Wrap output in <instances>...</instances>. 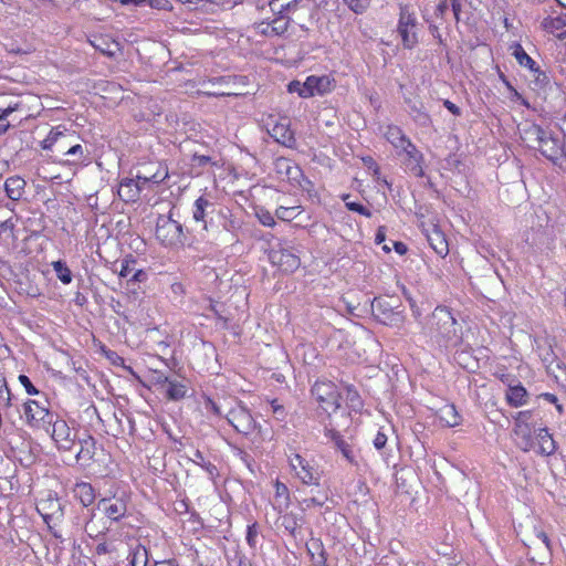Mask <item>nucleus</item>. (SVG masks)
<instances>
[{
  "instance_id": "34",
  "label": "nucleus",
  "mask_w": 566,
  "mask_h": 566,
  "mask_svg": "<svg viewBox=\"0 0 566 566\" xmlns=\"http://www.w3.org/2000/svg\"><path fill=\"white\" fill-rule=\"evenodd\" d=\"M187 391L185 384L170 379L166 388V397L168 400L178 401L187 396Z\"/></svg>"
},
{
  "instance_id": "10",
  "label": "nucleus",
  "mask_w": 566,
  "mask_h": 566,
  "mask_svg": "<svg viewBox=\"0 0 566 566\" xmlns=\"http://www.w3.org/2000/svg\"><path fill=\"white\" fill-rule=\"evenodd\" d=\"M324 436L333 443V448L339 452L343 458L357 469L360 465V450L353 438L346 439L339 431L333 428H325Z\"/></svg>"
},
{
  "instance_id": "18",
  "label": "nucleus",
  "mask_w": 566,
  "mask_h": 566,
  "mask_svg": "<svg viewBox=\"0 0 566 566\" xmlns=\"http://www.w3.org/2000/svg\"><path fill=\"white\" fill-rule=\"evenodd\" d=\"M400 153L406 155L405 166L408 171H410L415 177L423 176V155L419 151L413 143L407 144Z\"/></svg>"
},
{
  "instance_id": "60",
  "label": "nucleus",
  "mask_w": 566,
  "mask_h": 566,
  "mask_svg": "<svg viewBox=\"0 0 566 566\" xmlns=\"http://www.w3.org/2000/svg\"><path fill=\"white\" fill-rule=\"evenodd\" d=\"M151 381L155 386L167 387L170 378L160 370H154L151 375Z\"/></svg>"
},
{
  "instance_id": "41",
  "label": "nucleus",
  "mask_w": 566,
  "mask_h": 566,
  "mask_svg": "<svg viewBox=\"0 0 566 566\" xmlns=\"http://www.w3.org/2000/svg\"><path fill=\"white\" fill-rule=\"evenodd\" d=\"M548 375L553 376L556 384L566 391V365L557 361L555 367L548 366Z\"/></svg>"
},
{
  "instance_id": "38",
  "label": "nucleus",
  "mask_w": 566,
  "mask_h": 566,
  "mask_svg": "<svg viewBox=\"0 0 566 566\" xmlns=\"http://www.w3.org/2000/svg\"><path fill=\"white\" fill-rule=\"evenodd\" d=\"M190 460L195 464L202 468L209 474L210 478L213 479L219 475V470H218L217 465H214L210 461H206L203 453L200 450H198V449L195 450L193 455H192V458H190Z\"/></svg>"
},
{
  "instance_id": "53",
  "label": "nucleus",
  "mask_w": 566,
  "mask_h": 566,
  "mask_svg": "<svg viewBox=\"0 0 566 566\" xmlns=\"http://www.w3.org/2000/svg\"><path fill=\"white\" fill-rule=\"evenodd\" d=\"M269 8L274 15H286L285 11L289 9V4L285 3V0H271L269 2Z\"/></svg>"
},
{
  "instance_id": "20",
  "label": "nucleus",
  "mask_w": 566,
  "mask_h": 566,
  "mask_svg": "<svg viewBox=\"0 0 566 566\" xmlns=\"http://www.w3.org/2000/svg\"><path fill=\"white\" fill-rule=\"evenodd\" d=\"M528 392L526 388L517 381L516 384H509L505 391L506 403L512 408H520L528 402Z\"/></svg>"
},
{
  "instance_id": "13",
  "label": "nucleus",
  "mask_w": 566,
  "mask_h": 566,
  "mask_svg": "<svg viewBox=\"0 0 566 566\" xmlns=\"http://www.w3.org/2000/svg\"><path fill=\"white\" fill-rule=\"evenodd\" d=\"M23 413L25 423L31 428L44 429L50 421H52L55 413L49 409L46 399L43 401L35 399H28L23 403Z\"/></svg>"
},
{
  "instance_id": "24",
  "label": "nucleus",
  "mask_w": 566,
  "mask_h": 566,
  "mask_svg": "<svg viewBox=\"0 0 566 566\" xmlns=\"http://www.w3.org/2000/svg\"><path fill=\"white\" fill-rule=\"evenodd\" d=\"M279 514L280 527H283L289 535L296 538L300 533L301 522L303 521L302 516H298L294 512H289L287 510Z\"/></svg>"
},
{
  "instance_id": "64",
  "label": "nucleus",
  "mask_w": 566,
  "mask_h": 566,
  "mask_svg": "<svg viewBox=\"0 0 566 566\" xmlns=\"http://www.w3.org/2000/svg\"><path fill=\"white\" fill-rule=\"evenodd\" d=\"M205 408L208 411H211L217 417L222 418V417L226 416V415L222 413L221 408L219 407V405L213 399H211L210 397H207L205 399Z\"/></svg>"
},
{
  "instance_id": "4",
  "label": "nucleus",
  "mask_w": 566,
  "mask_h": 566,
  "mask_svg": "<svg viewBox=\"0 0 566 566\" xmlns=\"http://www.w3.org/2000/svg\"><path fill=\"white\" fill-rule=\"evenodd\" d=\"M457 319L447 306H437L427 321V332L437 342H452L457 335Z\"/></svg>"
},
{
  "instance_id": "28",
  "label": "nucleus",
  "mask_w": 566,
  "mask_h": 566,
  "mask_svg": "<svg viewBox=\"0 0 566 566\" xmlns=\"http://www.w3.org/2000/svg\"><path fill=\"white\" fill-rule=\"evenodd\" d=\"M409 109L408 113L413 122L420 127H429L432 124L430 115L426 112L421 102L407 101Z\"/></svg>"
},
{
  "instance_id": "62",
  "label": "nucleus",
  "mask_w": 566,
  "mask_h": 566,
  "mask_svg": "<svg viewBox=\"0 0 566 566\" xmlns=\"http://www.w3.org/2000/svg\"><path fill=\"white\" fill-rule=\"evenodd\" d=\"M532 418V411L531 410H523L516 412L514 416L515 426L514 428H518V424L521 426H528L527 421Z\"/></svg>"
},
{
  "instance_id": "12",
  "label": "nucleus",
  "mask_w": 566,
  "mask_h": 566,
  "mask_svg": "<svg viewBox=\"0 0 566 566\" xmlns=\"http://www.w3.org/2000/svg\"><path fill=\"white\" fill-rule=\"evenodd\" d=\"M312 396L327 413L336 412L340 407V394L331 380H317L311 389Z\"/></svg>"
},
{
  "instance_id": "51",
  "label": "nucleus",
  "mask_w": 566,
  "mask_h": 566,
  "mask_svg": "<svg viewBox=\"0 0 566 566\" xmlns=\"http://www.w3.org/2000/svg\"><path fill=\"white\" fill-rule=\"evenodd\" d=\"M202 2H207L206 4H210V6L195 4L193 7H191V10L200 11L202 13L213 14L219 9H222V6H219V3H217L212 0H202Z\"/></svg>"
},
{
  "instance_id": "27",
  "label": "nucleus",
  "mask_w": 566,
  "mask_h": 566,
  "mask_svg": "<svg viewBox=\"0 0 566 566\" xmlns=\"http://www.w3.org/2000/svg\"><path fill=\"white\" fill-rule=\"evenodd\" d=\"M74 497L77 499L83 506L87 507L94 503L96 499L95 490L91 483L77 482L72 490Z\"/></svg>"
},
{
  "instance_id": "42",
  "label": "nucleus",
  "mask_w": 566,
  "mask_h": 566,
  "mask_svg": "<svg viewBox=\"0 0 566 566\" xmlns=\"http://www.w3.org/2000/svg\"><path fill=\"white\" fill-rule=\"evenodd\" d=\"M93 46L106 56H114L118 49V43L108 41L107 39L99 38L92 42Z\"/></svg>"
},
{
  "instance_id": "47",
  "label": "nucleus",
  "mask_w": 566,
  "mask_h": 566,
  "mask_svg": "<svg viewBox=\"0 0 566 566\" xmlns=\"http://www.w3.org/2000/svg\"><path fill=\"white\" fill-rule=\"evenodd\" d=\"M401 293H402V296L406 298V301L409 303L412 316L416 319H419L422 315V312H421L420 307L418 306L417 301L413 298L412 294L406 286L401 287Z\"/></svg>"
},
{
  "instance_id": "2",
  "label": "nucleus",
  "mask_w": 566,
  "mask_h": 566,
  "mask_svg": "<svg viewBox=\"0 0 566 566\" xmlns=\"http://www.w3.org/2000/svg\"><path fill=\"white\" fill-rule=\"evenodd\" d=\"M289 467L293 475L308 486H321L323 470L314 458H307L289 447L286 450Z\"/></svg>"
},
{
  "instance_id": "63",
  "label": "nucleus",
  "mask_w": 566,
  "mask_h": 566,
  "mask_svg": "<svg viewBox=\"0 0 566 566\" xmlns=\"http://www.w3.org/2000/svg\"><path fill=\"white\" fill-rule=\"evenodd\" d=\"M387 441H388L387 434L384 431L378 430L373 440V444L376 450L380 451L386 447Z\"/></svg>"
},
{
  "instance_id": "30",
  "label": "nucleus",
  "mask_w": 566,
  "mask_h": 566,
  "mask_svg": "<svg viewBox=\"0 0 566 566\" xmlns=\"http://www.w3.org/2000/svg\"><path fill=\"white\" fill-rule=\"evenodd\" d=\"M25 181L19 176H11L4 182V190L11 200H19L24 192Z\"/></svg>"
},
{
  "instance_id": "15",
  "label": "nucleus",
  "mask_w": 566,
  "mask_h": 566,
  "mask_svg": "<svg viewBox=\"0 0 566 566\" xmlns=\"http://www.w3.org/2000/svg\"><path fill=\"white\" fill-rule=\"evenodd\" d=\"M417 18L407 8H401L398 21V32L406 49H412L418 43L416 33Z\"/></svg>"
},
{
  "instance_id": "61",
  "label": "nucleus",
  "mask_w": 566,
  "mask_h": 566,
  "mask_svg": "<svg viewBox=\"0 0 566 566\" xmlns=\"http://www.w3.org/2000/svg\"><path fill=\"white\" fill-rule=\"evenodd\" d=\"M148 279V273L145 270H137L134 272V274L127 280L128 286L130 285H137L139 283L146 282Z\"/></svg>"
},
{
  "instance_id": "48",
  "label": "nucleus",
  "mask_w": 566,
  "mask_h": 566,
  "mask_svg": "<svg viewBox=\"0 0 566 566\" xmlns=\"http://www.w3.org/2000/svg\"><path fill=\"white\" fill-rule=\"evenodd\" d=\"M356 14H363L370 6L371 0H343Z\"/></svg>"
},
{
  "instance_id": "43",
  "label": "nucleus",
  "mask_w": 566,
  "mask_h": 566,
  "mask_svg": "<svg viewBox=\"0 0 566 566\" xmlns=\"http://www.w3.org/2000/svg\"><path fill=\"white\" fill-rule=\"evenodd\" d=\"M513 55L520 65L534 70L536 62L525 52L521 44H516Z\"/></svg>"
},
{
  "instance_id": "17",
  "label": "nucleus",
  "mask_w": 566,
  "mask_h": 566,
  "mask_svg": "<svg viewBox=\"0 0 566 566\" xmlns=\"http://www.w3.org/2000/svg\"><path fill=\"white\" fill-rule=\"evenodd\" d=\"M423 233L432 250L441 258L449 253V244L446 234L438 224L431 223L428 228L423 229Z\"/></svg>"
},
{
  "instance_id": "29",
  "label": "nucleus",
  "mask_w": 566,
  "mask_h": 566,
  "mask_svg": "<svg viewBox=\"0 0 566 566\" xmlns=\"http://www.w3.org/2000/svg\"><path fill=\"white\" fill-rule=\"evenodd\" d=\"M536 439L538 442V452L544 455H551L556 450L555 441L547 428H539L536 430Z\"/></svg>"
},
{
  "instance_id": "35",
  "label": "nucleus",
  "mask_w": 566,
  "mask_h": 566,
  "mask_svg": "<svg viewBox=\"0 0 566 566\" xmlns=\"http://www.w3.org/2000/svg\"><path fill=\"white\" fill-rule=\"evenodd\" d=\"M128 558L130 566H147L149 553L145 546L138 544L130 551Z\"/></svg>"
},
{
  "instance_id": "7",
  "label": "nucleus",
  "mask_w": 566,
  "mask_h": 566,
  "mask_svg": "<svg viewBox=\"0 0 566 566\" xmlns=\"http://www.w3.org/2000/svg\"><path fill=\"white\" fill-rule=\"evenodd\" d=\"M273 170L282 181H289L292 186L310 191L312 182L304 176L302 169L293 160L279 157L273 161Z\"/></svg>"
},
{
  "instance_id": "31",
  "label": "nucleus",
  "mask_w": 566,
  "mask_h": 566,
  "mask_svg": "<svg viewBox=\"0 0 566 566\" xmlns=\"http://www.w3.org/2000/svg\"><path fill=\"white\" fill-rule=\"evenodd\" d=\"M80 451L76 453L75 459L90 461L95 455L96 440L92 436L84 439H78Z\"/></svg>"
},
{
  "instance_id": "46",
  "label": "nucleus",
  "mask_w": 566,
  "mask_h": 566,
  "mask_svg": "<svg viewBox=\"0 0 566 566\" xmlns=\"http://www.w3.org/2000/svg\"><path fill=\"white\" fill-rule=\"evenodd\" d=\"M18 105H9L6 108H0V135H3L8 132L10 128V123L8 120V117L17 111Z\"/></svg>"
},
{
  "instance_id": "44",
  "label": "nucleus",
  "mask_w": 566,
  "mask_h": 566,
  "mask_svg": "<svg viewBox=\"0 0 566 566\" xmlns=\"http://www.w3.org/2000/svg\"><path fill=\"white\" fill-rule=\"evenodd\" d=\"M13 395L11 394L7 380L0 376V406L9 408L12 406Z\"/></svg>"
},
{
  "instance_id": "58",
  "label": "nucleus",
  "mask_w": 566,
  "mask_h": 566,
  "mask_svg": "<svg viewBox=\"0 0 566 566\" xmlns=\"http://www.w3.org/2000/svg\"><path fill=\"white\" fill-rule=\"evenodd\" d=\"M346 390H347V400L349 401L350 406L353 408L360 407L361 400H360L359 394L355 389V387L353 385H347Z\"/></svg>"
},
{
  "instance_id": "50",
  "label": "nucleus",
  "mask_w": 566,
  "mask_h": 566,
  "mask_svg": "<svg viewBox=\"0 0 566 566\" xmlns=\"http://www.w3.org/2000/svg\"><path fill=\"white\" fill-rule=\"evenodd\" d=\"M136 263V259L132 254H127L120 262L119 276L128 277L133 271L132 265Z\"/></svg>"
},
{
  "instance_id": "14",
  "label": "nucleus",
  "mask_w": 566,
  "mask_h": 566,
  "mask_svg": "<svg viewBox=\"0 0 566 566\" xmlns=\"http://www.w3.org/2000/svg\"><path fill=\"white\" fill-rule=\"evenodd\" d=\"M128 499L126 492L103 497L97 502V510L112 522H119L126 516Z\"/></svg>"
},
{
  "instance_id": "54",
  "label": "nucleus",
  "mask_w": 566,
  "mask_h": 566,
  "mask_svg": "<svg viewBox=\"0 0 566 566\" xmlns=\"http://www.w3.org/2000/svg\"><path fill=\"white\" fill-rule=\"evenodd\" d=\"M534 73V82L539 87L543 88L549 83V76L546 72L542 71L538 66H535L534 70H531Z\"/></svg>"
},
{
  "instance_id": "25",
  "label": "nucleus",
  "mask_w": 566,
  "mask_h": 566,
  "mask_svg": "<svg viewBox=\"0 0 566 566\" xmlns=\"http://www.w3.org/2000/svg\"><path fill=\"white\" fill-rule=\"evenodd\" d=\"M385 138L390 143L399 153L407 147V144H411L410 138L402 132L399 126L388 125L384 133Z\"/></svg>"
},
{
  "instance_id": "21",
  "label": "nucleus",
  "mask_w": 566,
  "mask_h": 566,
  "mask_svg": "<svg viewBox=\"0 0 566 566\" xmlns=\"http://www.w3.org/2000/svg\"><path fill=\"white\" fill-rule=\"evenodd\" d=\"M274 490H275L274 496L271 502L272 509L276 513L285 512L286 510H289L290 504H291L290 490L285 483L281 482L279 480H276L274 483Z\"/></svg>"
},
{
  "instance_id": "36",
  "label": "nucleus",
  "mask_w": 566,
  "mask_h": 566,
  "mask_svg": "<svg viewBox=\"0 0 566 566\" xmlns=\"http://www.w3.org/2000/svg\"><path fill=\"white\" fill-rule=\"evenodd\" d=\"M513 432L521 440L520 448L524 451H528L533 448L534 441L532 438V429L530 426H521L514 428Z\"/></svg>"
},
{
  "instance_id": "45",
  "label": "nucleus",
  "mask_w": 566,
  "mask_h": 566,
  "mask_svg": "<svg viewBox=\"0 0 566 566\" xmlns=\"http://www.w3.org/2000/svg\"><path fill=\"white\" fill-rule=\"evenodd\" d=\"M268 25L272 28V31L275 34H282L287 30L289 27V17L287 15H277L268 22Z\"/></svg>"
},
{
  "instance_id": "37",
  "label": "nucleus",
  "mask_w": 566,
  "mask_h": 566,
  "mask_svg": "<svg viewBox=\"0 0 566 566\" xmlns=\"http://www.w3.org/2000/svg\"><path fill=\"white\" fill-rule=\"evenodd\" d=\"M19 221V216L14 214L3 222H0V238H11L17 240L19 238V230L15 228Z\"/></svg>"
},
{
  "instance_id": "5",
  "label": "nucleus",
  "mask_w": 566,
  "mask_h": 566,
  "mask_svg": "<svg viewBox=\"0 0 566 566\" xmlns=\"http://www.w3.org/2000/svg\"><path fill=\"white\" fill-rule=\"evenodd\" d=\"M44 430L50 433L60 452H69L73 450L77 440V432L69 426L64 418L55 415L52 421L46 424Z\"/></svg>"
},
{
  "instance_id": "26",
  "label": "nucleus",
  "mask_w": 566,
  "mask_h": 566,
  "mask_svg": "<svg viewBox=\"0 0 566 566\" xmlns=\"http://www.w3.org/2000/svg\"><path fill=\"white\" fill-rule=\"evenodd\" d=\"M271 136L281 145L294 148L296 144V139L294 137V133L291 130L289 125L286 124H276L273 126Z\"/></svg>"
},
{
  "instance_id": "16",
  "label": "nucleus",
  "mask_w": 566,
  "mask_h": 566,
  "mask_svg": "<svg viewBox=\"0 0 566 566\" xmlns=\"http://www.w3.org/2000/svg\"><path fill=\"white\" fill-rule=\"evenodd\" d=\"M63 504L56 494H49L48 499L41 500L36 506L43 521L50 526L51 522H60L64 515Z\"/></svg>"
},
{
  "instance_id": "22",
  "label": "nucleus",
  "mask_w": 566,
  "mask_h": 566,
  "mask_svg": "<svg viewBox=\"0 0 566 566\" xmlns=\"http://www.w3.org/2000/svg\"><path fill=\"white\" fill-rule=\"evenodd\" d=\"M542 27L566 42V14L548 15L543 19Z\"/></svg>"
},
{
  "instance_id": "11",
  "label": "nucleus",
  "mask_w": 566,
  "mask_h": 566,
  "mask_svg": "<svg viewBox=\"0 0 566 566\" xmlns=\"http://www.w3.org/2000/svg\"><path fill=\"white\" fill-rule=\"evenodd\" d=\"M172 217L174 214H158L156 221V237L165 245L182 243L185 238L182 223Z\"/></svg>"
},
{
  "instance_id": "3",
  "label": "nucleus",
  "mask_w": 566,
  "mask_h": 566,
  "mask_svg": "<svg viewBox=\"0 0 566 566\" xmlns=\"http://www.w3.org/2000/svg\"><path fill=\"white\" fill-rule=\"evenodd\" d=\"M66 129H61V126L54 127L50 130L46 138L41 142V148L44 150L53 151L54 148L65 156L74 157L70 160H57L61 164L75 165L84 159V149L81 144L72 145L70 139L74 138L73 134H66Z\"/></svg>"
},
{
  "instance_id": "59",
  "label": "nucleus",
  "mask_w": 566,
  "mask_h": 566,
  "mask_svg": "<svg viewBox=\"0 0 566 566\" xmlns=\"http://www.w3.org/2000/svg\"><path fill=\"white\" fill-rule=\"evenodd\" d=\"M19 382L23 386L28 395L34 396L39 395V390L36 387L32 384L31 379L27 375H19L18 377Z\"/></svg>"
},
{
  "instance_id": "55",
  "label": "nucleus",
  "mask_w": 566,
  "mask_h": 566,
  "mask_svg": "<svg viewBox=\"0 0 566 566\" xmlns=\"http://www.w3.org/2000/svg\"><path fill=\"white\" fill-rule=\"evenodd\" d=\"M363 163L365 167L371 172L373 177H375L377 181H380V168L375 159L370 156H367L363 158Z\"/></svg>"
},
{
  "instance_id": "49",
  "label": "nucleus",
  "mask_w": 566,
  "mask_h": 566,
  "mask_svg": "<svg viewBox=\"0 0 566 566\" xmlns=\"http://www.w3.org/2000/svg\"><path fill=\"white\" fill-rule=\"evenodd\" d=\"M258 536H259V524L256 522H253L252 524L248 525L247 534H245V541H247L248 545L253 549L256 548Z\"/></svg>"
},
{
  "instance_id": "19",
  "label": "nucleus",
  "mask_w": 566,
  "mask_h": 566,
  "mask_svg": "<svg viewBox=\"0 0 566 566\" xmlns=\"http://www.w3.org/2000/svg\"><path fill=\"white\" fill-rule=\"evenodd\" d=\"M333 90V81L327 75H310L305 80V94L310 97L314 95H324Z\"/></svg>"
},
{
  "instance_id": "9",
  "label": "nucleus",
  "mask_w": 566,
  "mask_h": 566,
  "mask_svg": "<svg viewBox=\"0 0 566 566\" xmlns=\"http://www.w3.org/2000/svg\"><path fill=\"white\" fill-rule=\"evenodd\" d=\"M371 307L373 316L382 325L399 327L405 322V310L401 305H394L388 300L375 297Z\"/></svg>"
},
{
  "instance_id": "56",
  "label": "nucleus",
  "mask_w": 566,
  "mask_h": 566,
  "mask_svg": "<svg viewBox=\"0 0 566 566\" xmlns=\"http://www.w3.org/2000/svg\"><path fill=\"white\" fill-rule=\"evenodd\" d=\"M234 454L237 458H239L244 463V465L249 469L250 472H252V473L254 472V470H253L254 459L251 454H249L247 451H244L243 449H240V448H237Z\"/></svg>"
},
{
  "instance_id": "40",
  "label": "nucleus",
  "mask_w": 566,
  "mask_h": 566,
  "mask_svg": "<svg viewBox=\"0 0 566 566\" xmlns=\"http://www.w3.org/2000/svg\"><path fill=\"white\" fill-rule=\"evenodd\" d=\"M53 271L55 272L56 277L63 284H70L72 282L73 275L67 264L63 260H57L52 262Z\"/></svg>"
},
{
  "instance_id": "6",
  "label": "nucleus",
  "mask_w": 566,
  "mask_h": 566,
  "mask_svg": "<svg viewBox=\"0 0 566 566\" xmlns=\"http://www.w3.org/2000/svg\"><path fill=\"white\" fill-rule=\"evenodd\" d=\"M268 259L273 266L284 273H293L301 265L300 251L289 244L279 243L271 247Z\"/></svg>"
},
{
  "instance_id": "23",
  "label": "nucleus",
  "mask_w": 566,
  "mask_h": 566,
  "mask_svg": "<svg viewBox=\"0 0 566 566\" xmlns=\"http://www.w3.org/2000/svg\"><path fill=\"white\" fill-rule=\"evenodd\" d=\"M144 186L137 178H126L119 184L118 196L125 202L135 201Z\"/></svg>"
},
{
  "instance_id": "1",
  "label": "nucleus",
  "mask_w": 566,
  "mask_h": 566,
  "mask_svg": "<svg viewBox=\"0 0 566 566\" xmlns=\"http://www.w3.org/2000/svg\"><path fill=\"white\" fill-rule=\"evenodd\" d=\"M526 134L537 143V149L554 165L563 167L566 165L565 138L558 133L544 129L533 125Z\"/></svg>"
},
{
  "instance_id": "33",
  "label": "nucleus",
  "mask_w": 566,
  "mask_h": 566,
  "mask_svg": "<svg viewBox=\"0 0 566 566\" xmlns=\"http://www.w3.org/2000/svg\"><path fill=\"white\" fill-rule=\"evenodd\" d=\"M139 181H143V185H159L166 178H168V169L166 166L157 165L156 170L151 175H136Z\"/></svg>"
},
{
  "instance_id": "57",
  "label": "nucleus",
  "mask_w": 566,
  "mask_h": 566,
  "mask_svg": "<svg viewBox=\"0 0 566 566\" xmlns=\"http://www.w3.org/2000/svg\"><path fill=\"white\" fill-rule=\"evenodd\" d=\"M106 358L108 360H111V363L115 366H122L123 368H125L126 370H128L130 374H134L133 371V368L129 367V366H126L125 365V359L119 356L116 352L114 350H108L106 352Z\"/></svg>"
},
{
  "instance_id": "8",
  "label": "nucleus",
  "mask_w": 566,
  "mask_h": 566,
  "mask_svg": "<svg viewBox=\"0 0 566 566\" xmlns=\"http://www.w3.org/2000/svg\"><path fill=\"white\" fill-rule=\"evenodd\" d=\"M224 418L238 433L244 436L261 429L260 423L256 422L250 409L242 401H238L234 407L230 408Z\"/></svg>"
},
{
  "instance_id": "39",
  "label": "nucleus",
  "mask_w": 566,
  "mask_h": 566,
  "mask_svg": "<svg viewBox=\"0 0 566 566\" xmlns=\"http://www.w3.org/2000/svg\"><path fill=\"white\" fill-rule=\"evenodd\" d=\"M313 494L303 500V503L307 509L310 507H322L328 501V492L327 490L317 489L316 491H311Z\"/></svg>"
},
{
  "instance_id": "32",
  "label": "nucleus",
  "mask_w": 566,
  "mask_h": 566,
  "mask_svg": "<svg viewBox=\"0 0 566 566\" xmlns=\"http://www.w3.org/2000/svg\"><path fill=\"white\" fill-rule=\"evenodd\" d=\"M439 417L440 421L449 428L457 427L461 423V416L454 405H447L441 408Z\"/></svg>"
},
{
  "instance_id": "52",
  "label": "nucleus",
  "mask_w": 566,
  "mask_h": 566,
  "mask_svg": "<svg viewBox=\"0 0 566 566\" xmlns=\"http://www.w3.org/2000/svg\"><path fill=\"white\" fill-rule=\"evenodd\" d=\"M305 81L300 82L297 80L291 81L287 84V92L289 93H296L302 98H310L307 94H305Z\"/></svg>"
}]
</instances>
